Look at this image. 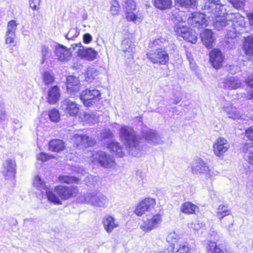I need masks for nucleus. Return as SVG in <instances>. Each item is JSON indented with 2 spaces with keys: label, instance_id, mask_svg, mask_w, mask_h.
Masks as SVG:
<instances>
[{
  "label": "nucleus",
  "instance_id": "54",
  "mask_svg": "<svg viewBox=\"0 0 253 253\" xmlns=\"http://www.w3.org/2000/svg\"><path fill=\"white\" fill-rule=\"evenodd\" d=\"M233 6L237 9L243 8L245 0H229Z\"/></svg>",
  "mask_w": 253,
  "mask_h": 253
},
{
  "label": "nucleus",
  "instance_id": "31",
  "mask_svg": "<svg viewBox=\"0 0 253 253\" xmlns=\"http://www.w3.org/2000/svg\"><path fill=\"white\" fill-rule=\"evenodd\" d=\"M107 148L111 151L115 153V154L120 157L124 156L123 147L120 145L118 142L111 141L107 144Z\"/></svg>",
  "mask_w": 253,
  "mask_h": 253
},
{
  "label": "nucleus",
  "instance_id": "36",
  "mask_svg": "<svg viewBox=\"0 0 253 253\" xmlns=\"http://www.w3.org/2000/svg\"><path fill=\"white\" fill-rule=\"evenodd\" d=\"M230 210L226 205H221L218 206L217 211L216 215L218 218L221 220L226 215L229 214Z\"/></svg>",
  "mask_w": 253,
  "mask_h": 253
},
{
  "label": "nucleus",
  "instance_id": "5",
  "mask_svg": "<svg viewBox=\"0 0 253 253\" xmlns=\"http://www.w3.org/2000/svg\"><path fill=\"white\" fill-rule=\"evenodd\" d=\"M80 203H88L93 206L100 208H106L109 204L108 198L99 192L86 193L84 196L78 197Z\"/></svg>",
  "mask_w": 253,
  "mask_h": 253
},
{
  "label": "nucleus",
  "instance_id": "45",
  "mask_svg": "<svg viewBox=\"0 0 253 253\" xmlns=\"http://www.w3.org/2000/svg\"><path fill=\"white\" fill-rule=\"evenodd\" d=\"M207 253H225V251L216 246L214 242H211L208 245Z\"/></svg>",
  "mask_w": 253,
  "mask_h": 253
},
{
  "label": "nucleus",
  "instance_id": "14",
  "mask_svg": "<svg viewBox=\"0 0 253 253\" xmlns=\"http://www.w3.org/2000/svg\"><path fill=\"white\" fill-rule=\"evenodd\" d=\"M54 53L57 60L62 62H68L72 56L71 48H68L61 44L56 46Z\"/></svg>",
  "mask_w": 253,
  "mask_h": 253
},
{
  "label": "nucleus",
  "instance_id": "42",
  "mask_svg": "<svg viewBox=\"0 0 253 253\" xmlns=\"http://www.w3.org/2000/svg\"><path fill=\"white\" fill-rule=\"evenodd\" d=\"M188 29L189 28L184 25L183 24L174 26V30L176 34L178 36L181 37L183 38Z\"/></svg>",
  "mask_w": 253,
  "mask_h": 253
},
{
  "label": "nucleus",
  "instance_id": "43",
  "mask_svg": "<svg viewBox=\"0 0 253 253\" xmlns=\"http://www.w3.org/2000/svg\"><path fill=\"white\" fill-rule=\"evenodd\" d=\"M175 253H188L190 247L186 242H179L176 248Z\"/></svg>",
  "mask_w": 253,
  "mask_h": 253
},
{
  "label": "nucleus",
  "instance_id": "26",
  "mask_svg": "<svg viewBox=\"0 0 253 253\" xmlns=\"http://www.w3.org/2000/svg\"><path fill=\"white\" fill-rule=\"evenodd\" d=\"M223 110L226 112L229 118L236 119H245V115L239 112L236 108L229 105L223 108Z\"/></svg>",
  "mask_w": 253,
  "mask_h": 253
},
{
  "label": "nucleus",
  "instance_id": "7",
  "mask_svg": "<svg viewBox=\"0 0 253 253\" xmlns=\"http://www.w3.org/2000/svg\"><path fill=\"white\" fill-rule=\"evenodd\" d=\"M191 171L193 174H203L212 178L216 176L218 172L213 169H210L207 163L202 159H198L191 166Z\"/></svg>",
  "mask_w": 253,
  "mask_h": 253
},
{
  "label": "nucleus",
  "instance_id": "37",
  "mask_svg": "<svg viewBox=\"0 0 253 253\" xmlns=\"http://www.w3.org/2000/svg\"><path fill=\"white\" fill-rule=\"evenodd\" d=\"M166 240L168 243L171 244L172 246L175 248V244L180 242V237L175 232H170L168 233Z\"/></svg>",
  "mask_w": 253,
  "mask_h": 253
},
{
  "label": "nucleus",
  "instance_id": "49",
  "mask_svg": "<svg viewBox=\"0 0 253 253\" xmlns=\"http://www.w3.org/2000/svg\"><path fill=\"white\" fill-rule=\"evenodd\" d=\"M111 4L110 11L112 15H117L120 9V5L118 1L116 0H113L111 1Z\"/></svg>",
  "mask_w": 253,
  "mask_h": 253
},
{
  "label": "nucleus",
  "instance_id": "35",
  "mask_svg": "<svg viewBox=\"0 0 253 253\" xmlns=\"http://www.w3.org/2000/svg\"><path fill=\"white\" fill-rule=\"evenodd\" d=\"M171 0H155L154 5L158 9L165 10L171 7Z\"/></svg>",
  "mask_w": 253,
  "mask_h": 253
},
{
  "label": "nucleus",
  "instance_id": "57",
  "mask_svg": "<svg viewBox=\"0 0 253 253\" xmlns=\"http://www.w3.org/2000/svg\"><path fill=\"white\" fill-rule=\"evenodd\" d=\"M40 0H29L30 6L32 9L36 10L39 9Z\"/></svg>",
  "mask_w": 253,
  "mask_h": 253
},
{
  "label": "nucleus",
  "instance_id": "44",
  "mask_svg": "<svg viewBox=\"0 0 253 253\" xmlns=\"http://www.w3.org/2000/svg\"><path fill=\"white\" fill-rule=\"evenodd\" d=\"M33 184L42 192H44V191L47 188L46 186L45 185L44 182L39 176L35 177L34 180Z\"/></svg>",
  "mask_w": 253,
  "mask_h": 253
},
{
  "label": "nucleus",
  "instance_id": "32",
  "mask_svg": "<svg viewBox=\"0 0 253 253\" xmlns=\"http://www.w3.org/2000/svg\"><path fill=\"white\" fill-rule=\"evenodd\" d=\"M126 17L127 21L134 23L141 22L143 19V16L139 11H137L136 14L131 11H126Z\"/></svg>",
  "mask_w": 253,
  "mask_h": 253
},
{
  "label": "nucleus",
  "instance_id": "58",
  "mask_svg": "<svg viewBox=\"0 0 253 253\" xmlns=\"http://www.w3.org/2000/svg\"><path fill=\"white\" fill-rule=\"evenodd\" d=\"M245 134L249 140L253 141V126L250 127L247 129Z\"/></svg>",
  "mask_w": 253,
  "mask_h": 253
},
{
  "label": "nucleus",
  "instance_id": "39",
  "mask_svg": "<svg viewBox=\"0 0 253 253\" xmlns=\"http://www.w3.org/2000/svg\"><path fill=\"white\" fill-rule=\"evenodd\" d=\"M183 39L192 43H195L197 41L196 33L189 28L184 36Z\"/></svg>",
  "mask_w": 253,
  "mask_h": 253
},
{
  "label": "nucleus",
  "instance_id": "50",
  "mask_svg": "<svg viewBox=\"0 0 253 253\" xmlns=\"http://www.w3.org/2000/svg\"><path fill=\"white\" fill-rule=\"evenodd\" d=\"M136 4L133 0H127L125 2V8L126 11L134 10L136 9Z\"/></svg>",
  "mask_w": 253,
  "mask_h": 253
},
{
  "label": "nucleus",
  "instance_id": "53",
  "mask_svg": "<svg viewBox=\"0 0 253 253\" xmlns=\"http://www.w3.org/2000/svg\"><path fill=\"white\" fill-rule=\"evenodd\" d=\"M36 157L38 160L42 162H45L54 158L53 156L47 155L43 152L38 154Z\"/></svg>",
  "mask_w": 253,
  "mask_h": 253
},
{
  "label": "nucleus",
  "instance_id": "61",
  "mask_svg": "<svg viewBox=\"0 0 253 253\" xmlns=\"http://www.w3.org/2000/svg\"><path fill=\"white\" fill-rule=\"evenodd\" d=\"M166 41V40L164 39H157L155 40L152 42L153 46H156L157 45L161 46V43H163L164 42Z\"/></svg>",
  "mask_w": 253,
  "mask_h": 253
},
{
  "label": "nucleus",
  "instance_id": "47",
  "mask_svg": "<svg viewBox=\"0 0 253 253\" xmlns=\"http://www.w3.org/2000/svg\"><path fill=\"white\" fill-rule=\"evenodd\" d=\"M177 1L181 6L188 8L195 6L197 0H177Z\"/></svg>",
  "mask_w": 253,
  "mask_h": 253
},
{
  "label": "nucleus",
  "instance_id": "55",
  "mask_svg": "<svg viewBox=\"0 0 253 253\" xmlns=\"http://www.w3.org/2000/svg\"><path fill=\"white\" fill-rule=\"evenodd\" d=\"M86 75L88 80L93 79L98 75V72L96 69L91 68L87 70Z\"/></svg>",
  "mask_w": 253,
  "mask_h": 253
},
{
  "label": "nucleus",
  "instance_id": "22",
  "mask_svg": "<svg viewBox=\"0 0 253 253\" xmlns=\"http://www.w3.org/2000/svg\"><path fill=\"white\" fill-rule=\"evenodd\" d=\"M98 54V52L92 48H81L77 52L78 56L88 61H93Z\"/></svg>",
  "mask_w": 253,
  "mask_h": 253
},
{
  "label": "nucleus",
  "instance_id": "12",
  "mask_svg": "<svg viewBox=\"0 0 253 253\" xmlns=\"http://www.w3.org/2000/svg\"><path fill=\"white\" fill-rule=\"evenodd\" d=\"M72 140L76 147L82 148L91 147L95 144L94 139L84 134H76L73 136Z\"/></svg>",
  "mask_w": 253,
  "mask_h": 253
},
{
  "label": "nucleus",
  "instance_id": "23",
  "mask_svg": "<svg viewBox=\"0 0 253 253\" xmlns=\"http://www.w3.org/2000/svg\"><path fill=\"white\" fill-rule=\"evenodd\" d=\"M200 37L203 44L208 48H211L214 42L215 38L210 30H205L201 33Z\"/></svg>",
  "mask_w": 253,
  "mask_h": 253
},
{
  "label": "nucleus",
  "instance_id": "13",
  "mask_svg": "<svg viewBox=\"0 0 253 253\" xmlns=\"http://www.w3.org/2000/svg\"><path fill=\"white\" fill-rule=\"evenodd\" d=\"M156 205V200L155 199L148 197L145 198L143 200L139 203L135 210V213L138 216H141L153 208Z\"/></svg>",
  "mask_w": 253,
  "mask_h": 253
},
{
  "label": "nucleus",
  "instance_id": "1",
  "mask_svg": "<svg viewBox=\"0 0 253 253\" xmlns=\"http://www.w3.org/2000/svg\"><path fill=\"white\" fill-rule=\"evenodd\" d=\"M202 9L205 13L211 14V18L215 17L213 21L214 27L218 30L223 28H229V23L226 19L225 9L219 0H203Z\"/></svg>",
  "mask_w": 253,
  "mask_h": 253
},
{
  "label": "nucleus",
  "instance_id": "20",
  "mask_svg": "<svg viewBox=\"0 0 253 253\" xmlns=\"http://www.w3.org/2000/svg\"><path fill=\"white\" fill-rule=\"evenodd\" d=\"M66 87L67 91L74 95L80 90V81L73 76H69L66 79Z\"/></svg>",
  "mask_w": 253,
  "mask_h": 253
},
{
  "label": "nucleus",
  "instance_id": "19",
  "mask_svg": "<svg viewBox=\"0 0 253 253\" xmlns=\"http://www.w3.org/2000/svg\"><path fill=\"white\" fill-rule=\"evenodd\" d=\"M211 16H206L205 14L195 12L191 14V16L188 18V22L194 27H199L206 24L207 21V18H210Z\"/></svg>",
  "mask_w": 253,
  "mask_h": 253
},
{
  "label": "nucleus",
  "instance_id": "33",
  "mask_svg": "<svg viewBox=\"0 0 253 253\" xmlns=\"http://www.w3.org/2000/svg\"><path fill=\"white\" fill-rule=\"evenodd\" d=\"M197 209V206L190 202L184 203L182 204L180 208L181 211L186 214L195 213Z\"/></svg>",
  "mask_w": 253,
  "mask_h": 253
},
{
  "label": "nucleus",
  "instance_id": "18",
  "mask_svg": "<svg viewBox=\"0 0 253 253\" xmlns=\"http://www.w3.org/2000/svg\"><path fill=\"white\" fill-rule=\"evenodd\" d=\"M210 56L213 68L218 69L222 66L224 57L220 50L216 48L212 49L210 53Z\"/></svg>",
  "mask_w": 253,
  "mask_h": 253
},
{
  "label": "nucleus",
  "instance_id": "24",
  "mask_svg": "<svg viewBox=\"0 0 253 253\" xmlns=\"http://www.w3.org/2000/svg\"><path fill=\"white\" fill-rule=\"evenodd\" d=\"M143 135L145 138L146 140L149 143L159 144L163 142L160 135L153 130L150 129L143 131Z\"/></svg>",
  "mask_w": 253,
  "mask_h": 253
},
{
  "label": "nucleus",
  "instance_id": "30",
  "mask_svg": "<svg viewBox=\"0 0 253 253\" xmlns=\"http://www.w3.org/2000/svg\"><path fill=\"white\" fill-rule=\"evenodd\" d=\"M56 190V187H55L53 189H49L47 188L44 191L46 193L47 198L48 200L56 205H61L62 204V202L60 200V198L57 194Z\"/></svg>",
  "mask_w": 253,
  "mask_h": 253
},
{
  "label": "nucleus",
  "instance_id": "21",
  "mask_svg": "<svg viewBox=\"0 0 253 253\" xmlns=\"http://www.w3.org/2000/svg\"><path fill=\"white\" fill-rule=\"evenodd\" d=\"M60 96V88L57 85H54L47 91L46 101L50 104H55L59 100Z\"/></svg>",
  "mask_w": 253,
  "mask_h": 253
},
{
  "label": "nucleus",
  "instance_id": "59",
  "mask_svg": "<svg viewBox=\"0 0 253 253\" xmlns=\"http://www.w3.org/2000/svg\"><path fill=\"white\" fill-rule=\"evenodd\" d=\"M228 70L231 74H234L239 71V68L237 66L230 65L228 67Z\"/></svg>",
  "mask_w": 253,
  "mask_h": 253
},
{
  "label": "nucleus",
  "instance_id": "17",
  "mask_svg": "<svg viewBox=\"0 0 253 253\" xmlns=\"http://www.w3.org/2000/svg\"><path fill=\"white\" fill-rule=\"evenodd\" d=\"M102 224L105 231L111 233L113 231L119 227V222L114 216L109 214L105 215L102 219Z\"/></svg>",
  "mask_w": 253,
  "mask_h": 253
},
{
  "label": "nucleus",
  "instance_id": "29",
  "mask_svg": "<svg viewBox=\"0 0 253 253\" xmlns=\"http://www.w3.org/2000/svg\"><path fill=\"white\" fill-rule=\"evenodd\" d=\"M49 150L53 152H59L64 150L65 142L61 139H55L50 141L48 144Z\"/></svg>",
  "mask_w": 253,
  "mask_h": 253
},
{
  "label": "nucleus",
  "instance_id": "60",
  "mask_svg": "<svg viewBox=\"0 0 253 253\" xmlns=\"http://www.w3.org/2000/svg\"><path fill=\"white\" fill-rule=\"evenodd\" d=\"M83 40L85 43L87 44L92 41V37L89 34L86 33L83 36Z\"/></svg>",
  "mask_w": 253,
  "mask_h": 253
},
{
  "label": "nucleus",
  "instance_id": "28",
  "mask_svg": "<svg viewBox=\"0 0 253 253\" xmlns=\"http://www.w3.org/2000/svg\"><path fill=\"white\" fill-rule=\"evenodd\" d=\"M242 83L236 77H228L224 80L223 85L226 88L236 89L241 86Z\"/></svg>",
  "mask_w": 253,
  "mask_h": 253
},
{
  "label": "nucleus",
  "instance_id": "38",
  "mask_svg": "<svg viewBox=\"0 0 253 253\" xmlns=\"http://www.w3.org/2000/svg\"><path fill=\"white\" fill-rule=\"evenodd\" d=\"M51 54V51L49 47L45 45H42L41 47V63L43 64L47 59L49 57Z\"/></svg>",
  "mask_w": 253,
  "mask_h": 253
},
{
  "label": "nucleus",
  "instance_id": "40",
  "mask_svg": "<svg viewBox=\"0 0 253 253\" xmlns=\"http://www.w3.org/2000/svg\"><path fill=\"white\" fill-rule=\"evenodd\" d=\"M58 179L60 182L70 184L74 182L78 183L81 178L69 175H60L59 176Z\"/></svg>",
  "mask_w": 253,
  "mask_h": 253
},
{
  "label": "nucleus",
  "instance_id": "63",
  "mask_svg": "<svg viewBox=\"0 0 253 253\" xmlns=\"http://www.w3.org/2000/svg\"><path fill=\"white\" fill-rule=\"evenodd\" d=\"M244 97L248 100L253 99V89L249 91L246 94H245Z\"/></svg>",
  "mask_w": 253,
  "mask_h": 253
},
{
  "label": "nucleus",
  "instance_id": "51",
  "mask_svg": "<svg viewBox=\"0 0 253 253\" xmlns=\"http://www.w3.org/2000/svg\"><path fill=\"white\" fill-rule=\"evenodd\" d=\"M80 32L77 28H72L70 30L68 34L66 35V38L68 40H73L77 37Z\"/></svg>",
  "mask_w": 253,
  "mask_h": 253
},
{
  "label": "nucleus",
  "instance_id": "46",
  "mask_svg": "<svg viewBox=\"0 0 253 253\" xmlns=\"http://www.w3.org/2000/svg\"><path fill=\"white\" fill-rule=\"evenodd\" d=\"M48 116L50 120L53 122H58L60 119V114L58 110L53 109L48 111Z\"/></svg>",
  "mask_w": 253,
  "mask_h": 253
},
{
  "label": "nucleus",
  "instance_id": "3",
  "mask_svg": "<svg viewBox=\"0 0 253 253\" xmlns=\"http://www.w3.org/2000/svg\"><path fill=\"white\" fill-rule=\"evenodd\" d=\"M88 155L90 161L94 164L99 165L107 169H113L116 167V164L114 158L104 152L90 151L88 152Z\"/></svg>",
  "mask_w": 253,
  "mask_h": 253
},
{
  "label": "nucleus",
  "instance_id": "16",
  "mask_svg": "<svg viewBox=\"0 0 253 253\" xmlns=\"http://www.w3.org/2000/svg\"><path fill=\"white\" fill-rule=\"evenodd\" d=\"M16 166L15 160L10 159L6 160L3 163L2 173L6 179H10L15 176Z\"/></svg>",
  "mask_w": 253,
  "mask_h": 253
},
{
  "label": "nucleus",
  "instance_id": "27",
  "mask_svg": "<svg viewBox=\"0 0 253 253\" xmlns=\"http://www.w3.org/2000/svg\"><path fill=\"white\" fill-rule=\"evenodd\" d=\"M183 13L177 9H174L171 12L169 17L170 20L174 24V26L183 24L186 17L183 18Z\"/></svg>",
  "mask_w": 253,
  "mask_h": 253
},
{
  "label": "nucleus",
  "instance_id": "10",
  "mask_svg": "<svg viewBox=\"0 0 253 253\" xmlns=\"http://www.w3.org/2000/svg\"><path fill=\"white\" fill-rule=\"evenodd\" d=\"M229 148L230 145L225 138L222 137H218L213 144V153L217 157H222Z\"/></svg>",
  "mask_w": 253,
  "mask_h": 253
},
{
  "label": "nucleus",
  "instance_id": "34",
  "mask_svg": "<svg viewBox=\"0 0 253 253\" xmlns=\"http://www.w3.org/2000/svg\"><path fill=\"white\" fill-rule=\"evenodd\" d=\"M121 47L124 52L131 53L134 51L135 45L130 39H126L123 41Z\"/></svg>",
  "mask_w": 253,
  "mask_h": 253
},
{
  "label": "nucleus",
  "instance_id": "41",
  "mask_svg": "<svg viewBox=\"0 0 253 253\" xmlns=\"http://www.w3.org/2000/svg\"><path fill=\"white\" fill-rule=\"evenodd\" d=\"M81 118L84 122L86 123L94 124L96 122L95 116L92 113H84Z\"/></svg>",
  "mask_w": 253,
  "mask_h": 253
},
{
  "label": "nucleus",
  "instance_id": "64",
  "mask_svg": "<svg viewBox=\"0 0 253 253\" xmlns=\"http://www.w3.org/2000/svg\"><path fill=\"white\" fill-rule=\"evenodd\" d=\"M174 250V247L173 246H170L169 249L166 250L165 251H161L157 253H173Z\"/></svg>",
  "mask_w": 253,
  "mask_h": 253
},
{
  "label": "nucleus",
  "instance_id": "8",
  "mask_svg": "<svg viewBox=\"0 0 253 253\" xmlns=\"http://www.w3.org/2000/svg\"><path fill=\"white\" fill-rule=\"evenodd\" d=\"M148 58L154 64H166L169 60L167 52L162 48H158L155 50L147 53Z\"/></svg>",
  "mask_w": 253,
  "mask_h": 253
},
{
  "label": "nucleus",
  "instance_id": "48",
  "mask_svg": "<svg viewBox=\"0 0 253 253\" xmlns=\"http://www.w3.org/2000/svg\"><path fill=\"white\" fill-rule=\"evenodd\" d=\"M42 81L45 84L48 85L53 83L54 77L49 72H44L42 74Z\"/></svg>",
  "mask_w": 253,
  "mask_h": 253
},
{
  "label": "nucleus",
  "instance_id": "6",
  "mask_svg": "<svg viewBox=\"0 0 253 253\" xmlns=\"http://www.w3.org/2000/svg\"><path fill=\"white\" fill-rule=\"evenodd\" d=\"M100 91L94 88L83 90L80 95V98L85 107H91L99 102L101 99Z\"/></svg>",
  "mask_w": 253,
  "mask_h": 253
},
{
  "label": "nucleus",
  "instance_id": "25",
  "mask_svg": "<svg viewBox=\"0 0 253 253\" xmlns=\"http://www.w3.org/2000/svg\"><path fill=\"white\" fill-rule=\"evenodd\" d=\"M243 49L249 59L253 58V36H249L245 39Z\"/></svg>",
  "mask_w": 253,
  "mask_h": 253
},
{
  "label": "nucleus",
  "instance_id": "62",
  "mask_svg": "<svg viewBox=\"0 0 253 253\" xmlns=\"http://www.w3.org/2000/svg\"><path fill=\"white\" fill-rule=\"evenodd\" d=\"M246 83L248 86L253 87V75L249 76L246 80Z\"/></svg>",
  "mask_w": 253,
  "mask_h": 253
},
{
  "label": "nucleus",
  "instance_id": "2",
  "mask_svg": "<svg viewBox=\"0 0 253 253\" xmlns=\"http://www.w3.org/2000/svg\"><path fill=\"white\" fill-rule=\"evenodd\" d=\"M120 138L128 147L129 153L135 157H139L145 152L147 147L141 142L140 138L135 134V132L130 127L124 126L120 129Z\"/></svg>",
  "mask_w": 253,
  "mask_h": 253
},
{
  "label": "nucleus",
  "instance_id": "56",
  "mask_svg": "<svg viewBox=\"0 0 253 253\" xmlns=\"http://www.w3.org/2000/svg\"><path fill=\"white\" fill-rule=\"evenodd\" d=\"M15 39V34L12 33H6L5 43L10 44L14 42Z\"/></svg>",
  "mask_w": 253,
  "mask_h": 253
},
{
  "label": "nucleus",
  "instance_id": "9",
  "mask_svg": "<svg viewBox=\"0 0 253 253\" xmlns=\"http://www.w3.org/2000/svg\"><path fill=\"white\" fill-rule=\"evenodd\" d=\"M163 213H158L152 217L144 218L140 228L144 232H149L157 228L162 222Z\"/></svg>",
  "mask_w": 253,
  "mask_h": 253
},
{
  "label": "nucleus",
  "instance_id": "4",
  "mask_svg": "<svg viewBox=\"0 0 253 253\" xmlns=\"http://www.w3.org/2000/svg\"><path fill=\"white\" fill-rule=\"evenodd\" d=\"M226 19L229 23L230 26L226 28L228 31L227 36L230 38L237 37V34L242 32L244 28V18L238 13H227Z\"/></svg>",
  "mask_w": 253,
  "mask_h": 253
},
{
  "label": "nucleus",
  "instance_id": "15",
  "mask_svg": "<svg viewBox=\"0 0 253 253\" xmlns=\"http://www.w3.org/2000/svg\"><path fill=\"white\" fill-rule=\"evenodd\" d=\"M61 108L65 113L70 116H77L80 110L79 105L68 99L62 102Z\"/></svg>",
  "mask_w": 253,
  "mask_h": 253
},
{
  "label": "nucleus",
  "instance_id": "52",
  "mask_svg": "<svg viewBox=\"0 0 253 253\" xmlns=\"http://www.w3.org/2000/svg\"><path fill=\"white\" fill-rule=\"evenodd\" d=\"M16 26L17 24L15 21L11 20L8 23L6 33L15 34V31L16 30Z\"/></svg>",
  "mask_w": 253,
  "mask_h": 253
},
{
  "label": "nucleus",
  "instance_id": "11",
  "mask_svg": "<svg viewBox=\"0 0 253 253\" xmlns=\"http://www.w3.org/2000/svg\"><path fill=\"white\" fill-rule=\"evenodd\" d=\"M56 191L61 200H66L75 197L79 192L77 187L75 186H56Z\"/></svg>",
  "mask_w": 253,
  "mask_h": 253
}]
</instances>
